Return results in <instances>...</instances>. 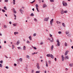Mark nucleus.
I'll use <instances>...</instances> for the list:
<instances>
[{"label": "nucleus", "mask_w": 73, "mask_h": 73, "mask_svg": "<svg viewBox=\"0 0 73 73\" xmlns=\"http://www.w3.org/2000/svg\"><path fill=\"white\" fill-rule=\"evenodd\" d=\"M47 57H50L52 58H54V56L52 54H48L46 55Z\"/></svg>", "instance_id": "1"}, {"label": "nucleus", "mask_w": 73, "mask_h": 73, "mask_svg": "<svg viewBox=\"0 0 73 73\" xmlns=\"http://www.w3.org/2000/svg\"><path fill=\"white\" fill-rule=\"evenodd\" d=\"M62 4L64 7H66V6H68V4H67V3L66 2H64V1H63Z\"/></svg>", "instance_id": "2"}, {"label": "nucleus", "mask_w": 73, "mask_h": 73, "mask_svg": "<svg viewBox=\"0 0 73 73\" xmlns=\"http://www.w3.org/2000/svg\"><path fill=\"white\" fill-rule=\"evenodd\" d=\"M50 24L51 26H52V23H53V19H52L50 21Z\"/></svg>", "instance_id": "3"}, {"label": "nucleus", "mask_w": 73, "mask_h": 73, "mask_svg": "<svg viewBox=\"0 0 73 73\" xmlns=\"http://www.w3.org/2000/svg\"><path fill=\"white\" fill-rule=\"evenodd\" d=\"M56 42H57V44L58 46H60V41H59V40L58 39H57V40Z\"/></svg>", "instance_id": "4"}, {"label": "nucleus", "mask_w": 73, "mask_h": 73, "mask_svg": "<svg viewBox=\"0 0 73 73\" xmlns=\"http://www.w3.org/2000/svg\"><path fill=\"white\" fill-rule=\"evenodd\" d=\"M49 17H48L47 18H45L44 19V21H48V20H49Z\"/></svg>", "instance_id": "5"}, {"label": "nucleus", "mask_w": 73, "mask_h": 73, "mask_svg": "<svg viewBox=\"0 0 73 73\" xmlns=\"http://www.w3.org/2000/svg\"><path fill=\"white\" fill-rule=\"evenodd\" d=\"M36 67L38 69H40V66H39V64L38 63L37 64Z\"/></svg>", "instance_id": "6"}, {"label": "nucleus", "mask_w": 73, "mask_h": 73, "mask_svg": "<svg viewBox=\"0 0 73 73\" xmlns=\"http://www.w3.org/2000/svg\"><path fill=\"white\" fill-rule=\"evenodd\" d=\"M68 52H69V51L68 50L66 51L64 54L65 56H66V55L68 54Z\"/></svg>", "instance_id": "7"}, {"label": "nucleus", "mask_w": 73, "mask_h": 73, "mask_svg": "<svg viewBox=\"0 0 73 73\" xmlns=\"http://www.w3.org/2000/svg\"><path fill=\"white\" fill-rule=\"evenodd\" d=\"M64 10L62 9L61 11V14H62V15H63V14H64Z\"/></svg>", "instance_id": "8"}, {"label": "nucleus", "mask_w": 73, "mask_h": 73, "mask_svg": "<svg viewBox=\"0 0 73 73\" xmlns=\"http://www.w3.org/2000/svg\"><path fill=\"white\" fill-rule=\"evenodd\" d=\"M65 60H66L68 59V60H69V57H68V56H66L65 57Z\"/></svg>", "instance_id": "9"}, {"label": "nucleus", "mask_w": 73, "mask_h": 73, "mask_svg": "<svg viewBox=\"0 0 73 73\" xmlns=\"http://www.w3.org/2000/svg\"><path fill=\"white\" fill-rule=\"evenodd\" d=\"M45 7H47V6L46 5L44 4L43 6V8H45Z\"/></svg>", "instance_id": "10"}, {"label": "nucleus", "mask_w": 73, "mask_h": 73, "mask_svg": "<svg viewBox=\"0 0 73 73\" xmlns=\"http://www.w3.org/2000/svg\"><path fill=\"white\" fill-rule=\"evenodd\" d=\"M53 45H52V46H51V51H52L53 50Z\"/></svg>", "instance_id": "11"}, {"label": "nucleus", "mask_w": 73, "mask_h": 73, "mask_svg": "<svg viewBox=\"0 0 73 73\" xmlns=\"http://www.w3.org/2000/svg\"><path fill=\"white\" fill-rule=\"evenodd\" d=\"M69 31H67L66 32V35H68V34H69Z\"/></svg>", "instance_id": "12"}, {"label": "nucleus", "mask_w": 73, "mask_h": 73, "mask_svg": "<svg viewBox=\"0 0 73 73\" xmlns=\"http://www.w3.org/2000/svg\"><path fill=\"white\" fill-rule=\"evenodd\" d=\"M20 41H19V40H18L17 42V45H19V44H20Z\"/></svg>", "instance_id": "13"}, {"label": "nucleus", "mask_w": 73, "mask_h": 73, "mask_svg": "<svg viewBox=\"0 0 73 73\" xmlns=\"http://www.w3.org/2000/svg\"><path fill=\"white\" fill-rule=\"evenodd\" d=\"M48 64L49 65H50L51 64V61L50 60L48 61Z\"/></svg>", "instance_id": "14"}, {"label": "nucleus", "mask_w": 73, "mask_h": 73, "mask_svg": "<svg viewBox=\"0 0 73 73\" xmlns=\"http://www.w3.org/2000/svg\"><path fill=\"white\" fill-rule=\"evenodd\" d=\"M69 65L70 66H71V67H72L73 66V63H71Z\"/></svg>", "instance_id": "15"}, {"label": "nucleus", "mask_w": 73, "mask_h": 73, "mask_svg": "<svg viewBox=\"0 0 73 73\" xmlns=\"http://www.w3.org/2000/svg\"><path fill=\"white\" fill-rule=\"evenodd\" d=\"M46 66L47 67H48V62H47L46 61Z\"/></svg>", "instance_id": "16"}, {"label": "nucleus", "mask_w": 73, "mask_h": 73, "mask_svg": "<svg viewBox=\"0 0 73 73\" xmlns=\"http://www.w3.org/2000/svg\"><path fill=\"white\" fill-rule=\"evenodd\" d=\"M67 46V43L66 42H65L64 43V46Z\"/></svg>", "instance_id": "17"}, {"label": "nucleus", "mask_w": 73, "mask_h": 73, "mask_svg": "<svg viewBox=\"0 0 73 73\" xmlns=\"http://www.w3.org/2000/svg\"><path fill=\"white\" fill-rule=\"evenodd\" d=\"M32 48H34V49L35 50L37 49V48H36V47H34L33 46H32Z\"/></svg>", "instance_id": "18"}, {"label": "nucleus", "mask_w": 73, "mask_h": 73, "mask_svg": "<svg viewBox=\"0 0 73 73\" xmlns=\"http://www.w3.org/2000/svg\"><path fill=\"white\" fill-rule=\"evenodd\" d=\"M51 38L52 40H50V42H54V40L53 39V38L52 37Z\"/></svg>", "instance_id": "19"}, {"label": "nucleus", "mask_w": 73, "mask_h": 73, "mask_svg": "<svg viewBox=\"0 0 73 73\" xmlns=\"http://www.w3.org/2000/svg\"><path fill=\"white\" fill-rule=\"evenodd\" d=\"M17 34H19V33L18 32H14V35H17Z\"/></svg>", "instance_id": "20"}, {"label": "nucleus", "mask_w": 73, "mask_h": 73, "mask_svg": "<svg viewBox=\"0 0 73 73\" xmlns=\"http://www.w3.org/2000/svg\"><path fill=\"white\" fill-rule=\"evenodd\" d=\"M26 58H28V59H29V58H30V57L28 55H27L26 56Z\"/></svg>", "instance_id": "21"}, {"label": "nucleus", "mask_w": 73, "mask_h": 73, "mask_svg": "<svg viewBox=\"0 0 73 73\" xmlns=\"http://www.w3.org/2000/svg\"><path fill=\"white\" fill-rule=\"evenodd\" d=\"M20 11L22 13V14H23V12H23V10H22V9H20Z\"/></svg>", "instance_id": "22"}, {"label": "nucleus", "mask_w": 73, "mask_h": 73, "mask_svg": "<svg viewBox=\"0 0 73 73\" xmlns=\"http://www.w3.org/2000/svg\"><path fill=\"white\" fill-rule=\"evenodd\" d=\"M19 60L21 62H22L23 61V59H22V58H20L19 59Z\"/></svg>", "instance_id": "23"}, {"label": "nucleus", "mask_w": 73, "mask_h": 73, "mask_svg": "<svg viewBox=\"0 0 73 73\" xmlns=\"http://www.w3.org/2000/svg\"><path fill=\"white\" fill-rule=\"evenodd\" d=\"M56 22L57 24H61V22H59V21H56Z\"/></svg>", "instance_id": "24"}, {"label": "nucleus", "mask_w": 73, "mask_h": 73, "mask_svg": "<svg viewBox=\"0 0 73 73\" xmlns=\"http://www.w3.org/2000/svg\"><path fill=\"white\" fill-rule=\"evenodd\" d=\"M29 38L30 40H32V38L31 37V36H30L29 37Z\"/></svg>", "instance_id": "25"}, {"label": "nucleus", "mask_w": 73, "mask_h": 73, "mask_svg": "<svg viewBox=\"0 0 73 73\" xmlns=\"http://www.w3.org/2000/svg\"><path fill=\"white\" fill-rule=\"evenodd\" d=\"M26 49V47H25V46H23V50H25Z\"/></svg>", "instance_id": "26"}, {"label": "nucleus", "mask_w": 73, "mask_h": 73, "mask_svg": "<svg viewBox=\"0 0 73 73\" xmlns=\"http://www.w3.org/2000/svg\"><path fill=\"white\" fill-rule=\"evenodd\" d=\"M13 4L14 5H15V2L16 1H15V0H13Z\"/></svg>", "instance_id": "27"}, {"label": "nucleus", "mask_w": 73, "mask_h": 73, "mask_svg": "<svg viewBox=\"0 0 73 73\" xmlns=\"http://www.w3.org/2000/svg\"><path fill=\"white\" fill-rule=\"evenodd\" d=\"M62 25L64 27H65V24L64 23H62Z\"/></svg>", "instance_id": "28"}, {"label": "nucleus", "mask_w": 73, "mask_h": 73, "mask_svg": "<svg viewBox=\"0 0 73 73\" xmlns=\"http://www.w3.org/2000/svg\"><path fill=\"white\" fill-rule=\"evenodd\" d=\"M13 25L14 27H16L17 25L16 24H13Z\"/></svg>", "instance_id": "29"}, {"label": "nucleus", "mask_w": 73, "mask_h": 73, "mask_svg": "<svg viewBox=\"0 0 73 73\" xmlns=\"http://www.w3.org/2000/svg\"><path fill=\"white\" fill-rule=\"evenodd\" d=\"M64 13H68V11H65L64 12Z\"/></svg>", "instance_id": "30"}, {"label": "nucleus", "mask_w": 73, "mask_h": 73, "mask_svg": "<svg viewBox=\"0 0 73 73\" xmlns=\"http://www.w3.org/2000/svg\"><path fill=\"white\" fill-rule=\"evenodd\" d=\"M50 2H54V0H50Z\"/></svg>", "instance_id": "31"}, {"label": "nucleus", "mask_w": 73, "mask_h": 73, "mask_svg": "<svg viewBox=\"0 0 73 73\" xmlns=\"http://www.w3.org/2000/svg\"><path fill=\"white\" fill-rule=\"evenodd\" d=\"M4 9H5L6 10V11H7V7H4Z\"/></svg>", "instance_id": "32"}, {"label": "nucleus", "mask_w": 73, "mask_h": 73, "mask_svg": "<svg viewBox=\"0 0 73 73\" xmlns=\"http://www.w3.org/2000/svg\"><path fill=\"white\" fill-rule=\"evenodd\" d=\"M36 9H37V12H39L40 11H39V10H38V8L36 7Z\"/></svg>", "instance_id": "33"}, {"label": "nucleus", "mask_w": 73, "mask_h": 73, "mask_svg": "<svg viewBox=\"0 0 73 73\" xmlns=\"http://www.w3.org/2000/svg\"><path fill=\"white\" fill-rule=\"evenodd\" d=\"M14 48H15V46H14V45H13L12 46V49H14Z\"/></svg>", "instance_id": "34"}, {"label": "nucleus", "mask_w": 73, "mask_h": 73, "mask_svg": "<svg viewBox=\"0 0 73 73\" xmlns=\"http://www.w3.org/2000/svg\"><path fill=\"white\" fill-rule=\"evenodd\" d=\"M40 71H36V73H40Z\"/></svg>", "instance_id": "35"}, {"label": "nucleus", "mask_w": 73, "mask_h": 73, "mask_svg": "<svg viewBox=\"0 0 73 73\" xmlns=\"http://www.w3.org/2000/svg\"><path fill=\"white\" fill-rule=\"evenodd\" d=\"M35 0H34L33 2H31V4H32V3H34V2H35Z\"/></svg>", "instance_id": "36"}, {"label": "nucleus", "mask_w": 73, "mask_h": 73, "mask_svg": "<svg viewBox=\"0 0 73 73\" xmlns=\"http://www.w3.org/2000/svg\"><path fill=\"white\" fill-rule=\"evenodd\" d=\"M34 21H35L36 22H37V19H36V18H35L34 19Z\"/></svg>", "instance_id": "37"}, {"label": "nucleus", "mask_w": 73, "mask_h": 73, "mask_svg": "<svg viewBox=\"0 0 73 73\" xmlns=\"http://www.w3.org/2000/svg\"><path fill=\"white\" fill-rule=\"evenodd\" d=\"M36 8H37L38 7V5L37 4H36Z\"/></svg>", "instance_id": "38"}, {"label": "nucleus", "mask_w": 73, "mask_h": 73, "mask_svg": "<svg viewBox=\"0 0 73 73\" xmlns=\"http://www.w3.org/2000/svg\"><path fill=\"white\" fill-rule=\"evenodd\" d=\"M36 36V33H34L33 35V36H34V37H35V36Z\"/></svg>", "instance_id": "39"}, {"label": "nucleus", "mask_w": 73, "mask_h": 73, "mask_svg": "<svg viewBox=\"0 0 73 73\" xmlns=\"http://www.w3.org/2000/svg\"><path fill=\"white\" fill-rule=\"evenodd\" d=\"M0 63L1 64H3V61L2 60L0 61Z\"/></svg>", "instance_id": "40"}, {"label": "nucleus", "mask_w": 73, "mask_h": 73, "mask_svg": "<svg viewBox=\"0 0 73 73\" xmlns=\"http://www.w3.org/2000/svg\"><path fill=\"white\" fill-rule=\"evenodd\" d=\"M8 1V0H5V2H6V3H7Z\"/></svg>", "instance_id": "41"}, {"label": "nucleus", "mask_w": 73, "mask_h": 73, "mask_svg": "<svg viewBox=\"0 0 73 73\" xmlns=\"http://www.w3.org/2000/svg\"><path fill=\"white\" fill-rule=\"evenodd\" d=\"M27 44H29L30 43V42H29V41L28 40H27Z\"/></svg>", "instance_id": "42"}, {"label": "nucleus", "mask_w": 73, "mask_h": 73, "mask_svg": "<svg viewBox=\"0 0 73 73\" xmlns=\"http://www.w3.org/2000/svg\"><path fill=\"white\" fill-rule=\"evenodd\" d=\"M58 33L59 34H61V31H59L58 32Z\"/></svg>", "instance_id": "43"}, {"label": "nucleus", "mask_w": 73, "mask_h": 73, "mask_svg": "<svg viewBox=\"0 0 73 73\" xmlns=\"http://www.w3.org/2000/svg\"><path fill=\"white\" fill-rule=\"evenodd\" d=\"M31 16H33L34 15V14L33 13H32L31 15Z\"/></svg>", "instance_id": "44"}, {"label": "nucleus", "mask_w": 73, "mask_h": 73, "mask_svg": "<svg viewBox=\"0 0 73 73\" xmlns=\"http://www.w3.org/2000/svg\"><path fill=\"white\" fill-rule=\"evenodd\" d=\"M3 67V65L1 64H0V67L2 68Z\"/></svg>", "instance_id": "45"}, {"label": "nucleus", "mask_w": 73, "mask_h": 73, "mask_svg": "<svg viewBox=\"0 0 73 73\" xmlns=\"http://www.w3.org/2000/svg\"><path fill=\"white\" fill-rule=\"evenodd\" d=\"M4 27L5 28H7V26L6 25H4Z\"/></svg>", "instance_id": "46"}, {"label": "nucleus", "mask_w": 73, "mask_h": 73, "mask_svg": "<svg viewBox=\"0 0 73 73\" xmlns=\"http://www.w3.org/2000/svg\"><path fill=\"white\" fill-rule=\"evenodd\" d=\"M5 68L6 69H9V67L8 66H6Z\"/></svg>", "instance_id": "47"}, {"label": "nucleus", "mask_w": 73, "mask_h": 73, "mask_svg": "<svg viewBox=\"0 0 73 73\" xmlns=\"http://www.w3.org/2000/svg\"><path fill=\"white\" fill-rule=\"evenodd\" d=\"M34 72V70H32L31 73H33Z\"/></svg>", "instance_id": "48"}, {"label": "nucleus", "mask_w": 73, "mask_h": 73, "mask_svg": "<svg viewBox=\"0 0 73 73\" xmlns=\"http://www.w3.org/2000/svg\"><path fill=\"white\" fill-rule=\"evenodd\" d=\"M62 61H64V58H62Z\"/></svg>", "instance_id": "49"}, {"label": "nucleus", "mask_w": 73, "mask_h": 73, "mask_svg": "<svg viewBox=\"0 0 73 73\" xmlns=\"http://www.w3.org/2000/svg\"><path fill=\"white\" fill-rule=\"evenodd\" d=\"M2 11L3 12H5L4 10H2Z\"/></svg>", "instance_id": "50"}, {"label": "nucleus", "mask_w": 73, "mask_h": 73, "mask_svg": "<svg viewBox=\"0 0 73 73\" xmlns=\"http://www.w3.org/2000/svg\"><path fill=\"white\" fill-rule=\"evenodd\" d=\"M35 54H36V52H34L33 53H32V55H34Z\"/></svg>", "instance_id": "51"}, {"label": "nucleus", "mask_w": 73, "mask_h": 73, "mask_svg": "<svg viewBox=\"0 0 73 73\" xmlns=\"http://www.w3.org/2000/svg\"><path fill=\"white\" fill-rule=\"evenodd\" d=\"M17 48H18V49H21V47H17Z\"/></svg>", "instance_id": "52"}, {"label": "nucleus", "mask_w": 73, "mask_h": 73, "mask_svg": "<svg viewBox=\"0 0 73 73\" xmlns=\"http://www.w3.org/2000/svg\"><path fill=\"white\" fill-rule=\"evenodd\" d=\"M68 37H70V34H68Z\"/></svg>", "instance_id": "53"}, {"label": "nucleus", "mask_w": 73, "mask_h": 73, "mask_svg": "<svg viewBox=\"0 0 73 73\" xmlns=\"http://www.w3.org/2000/svg\"><path fill=\"white\" fill-rule=\"evenodd\" d=\"M14 13H16V11H14Z\"/></svg>", "instance_id": "54"}, {"label": "nucleus", "mask_w": 73, "mask_h": 73, "mask_svg": "<svg viewBox=\"0 0 73 73\" xmlns=\"http://www.w3.org/2000/svg\"><path fill=\"white\" fill-rule=\"evenodd\" d=\"M50 37H52V35L50 34Z\"/></svg>", "instance_id": "55"}, {"label": "nucleus", "mask_w": 73, "mask_h": 73, "mask_svg": "<svg viewBox=\"0 0 73 73\" xmlns=\"http://www.w3.org/2000/svg\"><path fill=\"white\" fill-rule=\"evenodd\" d=\"M14 66H17V64H14Z\"/></svg>", "instance_id": "56"}, {"label": "nucleus", "mask_w": 73, "mask_h": 73, "mask_svg": "<svg viewBox=\"0 0 73 73\" xmlns=\"http://www.w3.org/2000/svg\"><path fill=\"white\" fill-rule=\"evenodd\" d=\"M54 60H55V61H57V59L56 58H54Z\"/></svg>", "instance_id": "57"}, {"label": "nucleus", "mask_w": 73, "mask_h": 73, "mask_svg": "<svg viewBox=\"0 0 73 73\" xmlns=\"http://www.w3.org/2000/svg\"><path fill=\"white\" fill-rule=\"evenodd\" d=\"M42 44H43V42H41L40 43V45H42Z\"/></svg>", "instance_id": "58"}, {"label": "nucleus", "mask_w": 73, "mask_h": 73, "mask_svg": "<svg viewBox=\"0 0 73 73\" xmlns=\"http://www.w3.org/2000/svg\"><path fill=\"white\" fill-rule=\"evenodd\" d=\"M9 23L10 24H12V22H11V21L9 22Z\"/></svg>", "instance_id": "59"}, {"label": "nucleus", "mask_w": 73, "mask_h": 73, "mask_svg": "<svg viewBox=\"0 0 73 73\" xmlns=\"http://www.w3.org/2000/svg\"><path fill=\"white\" fill-rule=\"evenodd\" d=\"M62 58H64V56L63 55L62 56Z\"/></svg>", "instance_id": "60"}, {"label": "nucleus", "mask_w": 73, "mask_h": 73, "mask_svg": "<svg viewBox=\"0 0 73 73\" xmlns=\"http://www.w3.org/2000/svg\"><path fill=\"white\" fill-rule=\"evenodd\" d=\"M48 40H49L50 41V39L49 38H48Z\"/></svg>", "instance_id": "61"}, {"label": "nucleus", "mask_w": 73, "mask_h": 73, "mask_svg": "<svg viewBox=\"0 0 73 73\" xmlns=\"http://www.w3.org/2000/svg\"><path fill=\"white\" fill-rule=\"evenodd\" d=\"M38 1H39V3H41V1H40V0H38Z\"/></svg>", "instance_id": "62"}, {"label": "nucleus", "mask_w": 73, "mask_h": 73, "mask_svg": "<svg viewBox=\"0 0 73 73\" xmlns=\"http://www.w3.org/2000/svg\"><path fill=\"white\" fill-rule=\"evenodd\" d=\"M65 70H68V68H66L65 69Z\"/></svg>", "instance_id": "63"}, {"label": "nucleus", "mask_w": 73, "mask_h": 73, "mask_svg": "<svg viewBox=\"0 0 73 73\" xmlns=\"http://www.w3.org/2000/svg\"><path fill=\"white\" fill-rule=\"evenodd\" d=\"M44 73H46V71H44Z\"/></svg>", "instance_id": "64"}]
</instances>
